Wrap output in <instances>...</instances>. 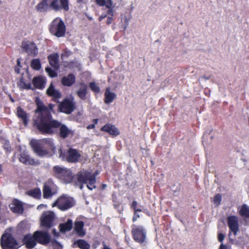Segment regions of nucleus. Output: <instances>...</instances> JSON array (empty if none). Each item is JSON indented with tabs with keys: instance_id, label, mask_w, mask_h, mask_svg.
I'll return each instance as SVG.
<instances>
[{
	"instance_id": "nucleus-32",
	"label": "nucleus",
	"mask_w": 249,
	"mask_h": 249,
	"mask_svg": "<svg viewBox=\"0 0 249 249\" xmlns=\"http://www.w3.org/2000/svg\"><path fill=\"white\" fill-rule=\"evenodd\" d=\"M96 3L100 6H106V7H110L111 4V0H96Z\"/></svg>"
},
{
	"instance_id": "nucleus-1",
	"label": "nucleus",
	"mask_w": 249,
	"mask_h": 249,
	"mask_svg": "<svg viewBox=\"0 0 249 249\" xmlns=\"http://www.w3.org/2000/svg\"><path fill=\"white\" fill-rule=\"evenodd\" d=\"M54 106L49 105V107L41 103H37L36 113L37 118L35 121V124L38 130L43 133L51 134L53 132V129L60 126V134L61 137L66 138L72 133V131L65 125H60L59 122L52 119L51 112Z\"/></svg>"
},
{
	"instance_id": "nucleus-5",
	"label": "nucleus",
	"mask_w": 249,
	"mask_h": 249,
	"mask_svg": "<svg viewBox=\"0 0 249 249\" xmlns=\"http://www.w3.org/2000/svg\"><path fill=\"white\" fill-rule=\"evenodd\" d=\"M74 204V201L73 199L71 197L65 195L59 197L52 204V207L57 206L60 210L65 211L72 207Z\"/></svg>"
},
{
	"instance_id": "nucleus-13",
	"label": "nucleus",
	"mask_w": 249,
	"mask_h": 249,
	"mask_svg": "<svg viewBox=\"0 0 249 249\" xmlns=\"http://www.w3.org/2000/svg\"><path fill=\"white\" fill-rule=\"evenodd\" d=\"M36 241L42 244H47L50 242V237L45 231H37L34 233Z\"/></svg>"
},
{
	"instance_id": "nucleus-8",
	"label": "nucleus",
	"mask_w": 249,
	"mask_h": 249,
	"mask_svg": "<svg viewBox=\"0 0 249 249\" xmlns=\"http://www.w3.org/2000/svg\"><path fill=\"white\" fill-rule=\"evenodd\" d=\"M55 219L54 213L51 211L44 212L41 218V224L42 226L50 228L53 225V222Z\"/></svg>"
},
{
	"instance_id": "nucleus-3",
	"label": "nucleus",
	"mask_w": 249,
	"mask_h": 249,
	"mask_svg": "<svg viewBox=\"0 0 249 249\" xmlns=\"http://www.w3.org/2000/svg\"><path fill=\"white\" fill-rule=\"evenodd\" d=\"M50 31L52 34L57 37L63 36L66 31V27L63 21L58 18L54 19L51 24Z\"/></svg>"
},
{
	"instance_id": "nucleus-4",
	"label": "nucleus",
	"mask_w": 249,
	"mask_h": 249,
	"mask_svg": "<svg viewBox=\"0 0 249 249\" xmlns=\"http://www.w3.org/2000/svg\"><path fill=\"white\" fill-rule=\"evenodd\" d=\"M35 153L39 156H44L47 154V152L43 148H51L53 150L54 146L52 140H43L35 143L33 146Z\"/></svg>"
},
{
	"instance_id": "nucleus-25",
	"label": "nucleus",
	"mask_w": 249,
	"mask_h": 249,
	"mask_svg": "<svg viewBox=\"0 0 249 249\" xmlns=\"http://www.w3.org/2000/svg\"><path fill=\"white\" fill-rule=\"evenodd\" d=\"M84 222L82 221H76L75 223L74 230L77 234L80 236H83L85 234V232L83 230Z\"/></svg>"
},
{
	"instance_id": "nucleus-45",
	"label": "nucleus",
	"mask_w": 249,
	"mask_h": 249,
	"mask_svg": "<svg viewBox=\"0 0 249 249\" xmlns=\"http://www.w3.org/2000/svg\"><path fill=\"white\" fill-rule=\"evenodd\" d=\"M46 207V205L41 204L37 206V209L38 210H41L42 208Z\"/></svg>"
},
{
	"instance_id": "nucleus-19",
	"label": "nucleus",
	"mask_w": 249,
	"mask_h": 249,
	"mask_svg": "<svg viewBox=\"0 0 249 249\" xmlns=\"http://www.w3.org/2000/svg\"><path fill=\"white\" fill-rule=\"evenodd\" d=\"M102 130L106 131L112 135H118L119 134V131L114 125L107 124L102 128Z\"/></svg>"
},
{
	"instance_id": "nucleus-51",
	"label": "nucleus",
	"mask_w": 249,
	"mask_h": 249,
	"mask_svg": "<svg viewBox=\"0 0 249 249\" xmlns=\"http://www.w3.org/2000/svg\"><path fill=\"white\" fill-rule=\"evenodd\" d=\"M88 172V171H87ZM88 173H90L91 175H94L95 177L96 175H98V173L97 172H96L95 174H92L91 173L88 172ZM95 179H96V178H95Z\"/></svg>"
},
{
	"instance_id": "nucleus-52",
	"label": "nucleus",
	"mask_w": 249,
	"mask_h": 249,
	"mask_svg": "<svg viewBox=\"0 0 249 249\" xmlns=\"http://www.w3.org/2000/svg\"><path fill=\"white\" fill-rule=\"evenodd\" d=\"M17 63H18V66H19L20 62H19V60H18V61H17Z\"/></svg>"
},
{
	"instance_id": "nucleus-27",
	"label": "nucleus",
	"mask_w": 249,
	"mask_h": 249,
	"mask_svg": "<svg viewBox=\"0 0 249 249\" xmlns=\"http://www.w3.org/2000/svg\"><path fill=\"white\" fill-rule=\"evenodd\" d=\"M50 0H43L41 2L38 3L36 6V9L38 11L42 12L46 11L50 7L49 2Z\"/></svg>"
},
{
	"instance_id": "nucleus-26",
	"label": "nucleus",
	"mask_w": 249,
	"mask_h": 249,
	"mask_svg": "<svg viewBox=\"0 0 249 249\" xmlns=\"http://www.w3.org/2000/svg\"><path fill=\"white\" fill-rule=\"evenodd\" d=\"M17 115L18 118H20L23 124L26 125L28 124L27 114V113L20 107H17Z\"/></svg>"
},
{
	"instance_id": "nucleus-43",
	"label": "nucleus",
	"mask_w": 249,
	"mask_h": 249,
	"mask_svg": "<svg viewBox=\"0 0 249 249\" xmlns=\"http://www.w3.org/2000/svg\"><path fill=\"white\" fill-rule=\"evenodd\" d=\"M70 53H71L70 52H66L65 53H62L61 55V57L62 58H63L64 57L68 56V55H70Z\"/></svg>"
},
{
	"instance_id": "nucleus-48",
	"label": "nucleus",
	"mask_w": 249,
	"mask_h": 249,
	"mask_svg": "<svg viewBox=\"0 0 249 249\" xmlns=\"http://www.w3.org/2000/svg\"><path fill=\"white\" fill-rule=\"evenodd\" d=\"M103 249H111L109 248L107 245H106L105 243H103Z\"/></svg>"
},
{
	"instance_id": "nucleus-46",
	"label": "nucleus",
	"mask_w": 249,
	"mask_h": 249,
	"mask_svg": "<svg viewBox=\"0 0 249 249\" xmlns=\"http://www.w3.org/2000/svg\"><path fill=\"white\" fill-rule=\"evenodd\" d=\"M112 20V18L111 17H108L107 20V24H109L111 23Z\"/></svg>"
},
{
	"instance_id": "nucleus-35",
	"label": "nucleus",
	"mask_w": 249,
	"mask_h": 249,
	"mask_svg": "<svg viewBox=\"0 0 249 249\" xmlns=\"http://www.w3.org/2000/svg\"><path fill=\"white\" fill-rule=\"evenodd\" d=\"M18 85L20 88L25 89H32L31 85L30 83H26L23 79H21Z\"/></svg>"
},
{
	"instance_id": "nucleus-11",
	"label": "nucleus",
	"mask_w": 249,
	"mask_h": 249,
	"mask_svg": "<svg viewBox=\"0 0 249 249\" xmlns=\"http://www.w3.org/2000/svg\"><path fill=\"white\" fill-rule=\"evenodd\" d=\"M132 232L135 240L139 242H144L145 238V232L142 227L134 226Z\"/></svg>"
},
{
	"instance_id": "nucleus-53",
	"label": "nucleus",
	"mask_w": 249,
	"mask_h": 249,
	"mask_svg": "<svg viewBox=\"0 0 249 249\" xmlns=\"http://www.w3.org/2000/svg\"><path fill=\"white\" fill-rule=\"evenodd\" d=\"M94 121H95L96 124L97 123V120H94Z\"/></svg>"
},
{
	"instance_id": "nucleus-39",
	"label": "nucleus",
	"mask_w": 249,
	"mask_h": 249,
	"mask_svg": "<svg viewBox=\"0 0 249 249\" xmlns=\"http://www.w3.org/2000/svg\"><path fill=\"white\" fill-rule=\"evenodd\" d=\"M143 211V209H136L135 210V212H134V215L133 216V221H135L137 218H139L140 217V215L138 213L139 212H141L142 211Z\"/></svg>"
},
{
	"instance_id": "nucleus-14",
	"label": "nucleus",
	"mask_w": 249,
	"mask_h": 249,
	"mask_svg": "<svg viewBox=\"0 0 249 249\" xmlns=\"http://www.w3.org/2000/svg\"><path fill=\"white\" fill-rule=\"evenodd\" d=\"M22 47L29 55L34 56L38 53V49L36 44L33 42L23 44Z\"/></svg>"
},
{
	"instance_id": "nucleus-30",
	"label": "nucleus",
	"mask_w": 249,
	"mask_h": 249,
	"mask_svg": "<svg viewBox=\"0 0 249 249\" xmlns=\"http://www.w3.org/2000/svg\"><path fill=\"white\" fill-rule=\"evenodd\" d=\"M87 94V87L84 84H81L79 90L77 91L78 96L81 99H84Z\"/></svg>"
},
{
	"instance_id": "nucleus-34",
	"label": "nucleus",
	"mask_w": 249,
	"mask_h": 249,
	"mask_svg": "<svg viewBox=\"0 0 249 249\" xmlns=\"http://www.w3.org/2000/svg\"><path fill=\"white\" fill-rule=\"evenodd\" d=\"M31 65L32 68L36 70H39L41 67L40 61L37 59L33 60Z\"/></svg>"
},
{
	"instance_id": "nucleus-50",
	"label": "nucleus",
	"mask_w": 249,
	"mask_h": 249,
	"mask_svg": "<svg viewBox=\"0 0 249 249\" xmlns=\"http://www.w3.org/2000/svg\"><path fill=\"white\" fill-rule=\"evenodd\" d=\"M53 232L54 236H57L58 233L55 230H53Z\"/></svg>"
},
{
	"instance_id": "nucleus-29",
	"label": "nucleus",
	"mask_w": 249,
	"mask_h": 249,
	"mask_svg": "<svg viewBox=\"0 0 249 249\" xmlns=\"http://www.w3.org/2000/svg\"><path fill=\"white\" fill-rule=\"evenodd\" d=\"M239 213L245 217H249V207L246 204H244L239 208Z\"/></svg>"
},
{
	"instance_id": "nucleus-49",
	"label": "nucleus",
	"mask_w": 249,
	"mask_h": 249,
	"mask_svg": "<svg viewBox=\"0 0 249 249\" xmlns=\"http://www.w3.org/2000/svg\"><path fill=\"white\" fill-rule=\"evenodd\" d=\"M106 17V15H102L99 17V20L101 21Z\"/></svg>"
},
{
	"instance_id": "nucleus-33",
	"label": "nucleus",
	"mask_w": 249,
	"mask_h": 249,
	"mask_svg": "<svg viewBox=\"0 0 249 249\" xmlns=\"http://www.w3.org/2000/svg\"><path fill=\"white\" fill-rule=\"evenodd\" d=\"M77 246L82 249H89V245L83 240H79L76 243Z\"/></svg>"
},
{
	"instance_id": "nucleus-28",
	"label": "nucleus",
	"mask_w": 249,
	"mask_h": 249,
	"mask_svg": "<svg viewBox=\"0 0 249 249\" xmlns=\"http://www.w3.org/2000/svg\"><path fill=\"white\" fill-rule=\"evenodd\" d=\"M72 220L69 219L66 223L60 225L59 227L60 231L65 232L67 231H70L72 228Z\"/></svg>"
},
{
	"instance_id": "nucleus-42",
	"label": "nucleus",
	"mask_w": 249,
	"mask_h": 249,
	"mask_svg": "<svg viewBox=\"0 0 249 249\" xmlns=\"http://www.w3.org/2000/svg\"><path fill=\"white\" fill-rule=\"evenodd\" d=\"M219 249H231L230 248L226 245H224L223 244H221Z\"/></svg>"
},
{
	"instance_id": "nucleus-31",
	"label": "nucleus",
	"mask_w": 249,
	"mask_h": 249,
	"mask_svg": "<svg viewBox=\"0 0 249 249\" xmlns=\"http://www.w3.org/2000/svg\"><path fill=\"white\" fill-rule=\"evenodd\" d=\"M29 196H32L35 198H38L41 196V191L39 189H35L27 192Z\"/></svg>"
},
{
	"instance_id": "nucleus-21",
	"label": "nucleus",
	"mask_w": 249,
	"mask_h": 249,
	"mask_svg": "<svg viewBox=\"0 0 249 249\" xmlns=\"http://www.w3.org/2000/svg\"><path fill=\"white\" fill-rule=\"evenodd\" d=\"M75 81V76L74 75L70 74L67 76L63 77L62 79L61 83L64 86L70 87L71 86Z\"/></svg>"
},
{
	"instance_id": "nucleus-24",
	"label": "nucleus",
	"mask_w": 249,
	"mask_h": 249,
	"mask_svg": "<svg viewBox=\"0 0 249 249\" xmlns=\"http://www.w3.org/2000/svg\"><path fill=\"white\" fill-rule=\"evenodd\" d=\"M47 94L55 98L56 99L61 97V93L57 90L55 89L54 86L51 84L47 90Z\"/></svg>"
},
{
	"instance_id": "nucleus-7",
	"label": "nucleus",
	"mask_w": 249,
	"mask_h": 249,
	"mask_svg": "<svg viewBox=\"0 0 249 249\" xmlns=\"http://www.w3.org/2000/svg\"><path fill=\"white\" fill-rule=\"evenodd\" d=\"M59 153L60 158L64 160L65 157L64 155H63L61 149H59ZM80 156L81 154L78 151L73 149H70L68 151L66 160L69 162H74L77 161Z\"/></svg>"
},
{
	"instance_id": "nucleus-17",
	"label": "nucleus",
	"mask_w": 249,
	"mask_h": 249,
	"mask_svg": "<svg viewBox=\"0 0 249 249\" xmlns=\"http://www.w3.org/2000/svg\"><path fill=\"white\" fill-rule=\"evenodd\" d=\"M23 242L26 245L27 248L32 249L36 245V240L35 235H27L25 236L23 239Z\"/></svg>"
},
{
	"instance_id": "nucleus-16",
	"label": "nucleus",
	"mask_w": 249,
	"mask_h": 249,
	"mask_svg": "<svg viewBox=\"0 0 249 249\" xmlns=\"http://www.w3.org/2000/svg\"><path fill=\"white\" fill-rule=\"evenodd\" d=\"M53 181L51 179L48 180L44 186L43 188V197L45 198H48L53 195V193L51 191V186L53 185Z\"/></svg>"
},
{
	"instance_id": "nucleus-20",
	"label": "nucleus",
	"mask_w": 249,
	"mask_h": 249,
	"mask_svg": "<svg viewBox=\"0 0 249 249\" xmlns=\"http://www.w3.org/2000/svg\"><path fill=\"white\" fill-rule=\"evenodd\" d=\"M46 83L45 78L42 77H35L33 80V84L36 88L42 89L45 87Z\"/></svg>"
},
{
	"instance_id": "nucleus-40",
	"label": "nucleus",
	"mask_w": 249,
	"mask_h": 249,
	"mask_svg": "<svg viewBox=\"0 0 249 249\" xmlns=\"http://www.w3.org/2000/svg\"><path fill=\"white\" fill-rule=\"evenodd\" d=\"M107 8H108V11H107V13L109 14V15H110L111 16H113L114 15V6L113 5V2L112 1H111V4L110 6V7H107Z\"/></svg>"
},
{
	"instance_id": "nucleus-23",
	"label": "nucleus",
	"mask_w": 249,
	"mask_h": 249,
	"mask_svg": "<svg viewBox=\"0 0 249 249\" xmlns=\"http://www.w3.org/2000/svg\"><path fill=\"white\" fill-rule=\"evenodd\" d=\"M59 55L57 53L50 55L48 56V59L50 65L55 69L57 70L59 68L58 60Z\"/></svg>"
},
{
	"instance_id": "nucleus-36",
	"label": "nucleus",
	"mask_w": 249,
	"mask_h": 249,
	"mask_svg": "<svg viewBox=\"0 0 249 249\" xmlns=\"http://www.w3.org/2000/svg\"><path fill=\"white\" fill-rule=\"evenodd\" d=\"M89 87L90 89L96 93L100 92V89L99 86L97 85L95 82H92L89 84Z\"/></svg>"
},
{
	"instance_id": "nucleus-22",
	"label": "nucleus",
	"mask_w": 249,
	"mask_h": 249,
	"mask_svg": "<svg viewBox=\"0 0 249 249\" xmlns=\"http://www.w3.org/2000/svg\"><path fill=\"white\" fill-rule=\"evenodd\" d=\"M19 160L27 164L33 165L36 163V161H35L33 159L30 157L26 152H23L21 154Z\"/></svg>"
},
{
	"instance_id": "nucleus-41",
	"label": "nucleus",
	"mask_w": 249,
	"mask_h": 249,
	"mask_svg": "<svg viewBox=\"0 0 249 249\" xmlns=\"http://www.w3.org/2000/svg\"><path fill=\"white\" fill-rule=\"evenodd\" d=\"M224 238H225V236L223 233H219L218 234V239L220 242H222L223 240L224 239Z\"/></svg>"
},
{
	"instance_id": "nucleus-6",
	"label": "nucleus",
	"mask_w": 249,
	"mask_h": 249,
	"mask_svg": "<svg viewBox=\"0 0 249 249\" xmlns=\"http://www.w3.org/2000/svg\"><path fill=\"white\" fill-rule=\"evenodd\" d=\"M0 245L2 249H16L19 245L9 233H4L1 237Z\"/></svg>"
},
{
	"instance_id": "nucleus-18",
	"label": "nucleus",
	"mask_w": 249,
	"mask_h": 249,
	"mask_svg": "<svg viewBox=\"0 0 249 249\" xmlns=\"http://www.w3.org/2000/svg\"><path fill=\"white\" fill-rule=\"evenodd\" d=\"M116 97V94L111 91L110 88L106 89L105 93V102L107 104L112 103Z\"/></svg>"
},
{
	"instance_id": "nucleus-15",
	"label": "nucleus",
	"mask_w": 249,
	"mask_h": 249,
	"mask_svg": "<svg viewBox=\"0 0 249 249\" xmlns=\"http://www.w3.org/2000/svg\"><path fill=\"white\" fill-rule=\"evenodd\" d=\"M11 210L14 213H21L23 211L22 205L19 200L15 199L13 202L9 205Z\"/></svg>"
},
{
	"instance_id": "nucleus-9",
	"label": "nucleus",
	"mask_w": 249,
	"mask_h": 249,
	"mask_svg": "<svg viewBox=\"0 0 249 249\" xmlns=\"http://www.w3.org/2000/svg\"><path fill=\"white\" fill-rule=\"evenodd\" d=\"M60 111L67 114H70L74 109V104L72 99H65L59 105Z\"/></svg>"
},
{
	"instance_id": "nucleus-38",
	"label": "nucleus",
	"mask_w": 249,
	"mask_h": 249,
	"mask_svg": "<svg viewBox=\"0 0 249 249\" xmlns=\"http://www.w3.org/2000/svg\"><path fill=\"white\" fill-rule=\"evenodd\" d=\"M221 201V196L219 194L216 195L213 198V202L216 206H218Z\"/></svg>"
},
{
	"instance_id": "nucleus-37",
	"label": "nucleus",
	"mask_w": 249,
	"mask_h": 249,
	"mask_svg": "<svg viewBox=\"0 0 249 249\" xmlns=\"http://www.w3.org/2000/svg\"><path fill=\"white\" fill-rule=\"evenodd\" d=\"M56 70L54 68L53 70L49 67L46 68V72L51 77H54L57 76V73L55 72Z\"/></svg>"
},
{
	"instance_id": "nucleus-2",
	"label": "nucleus",
	"mask_w": 249,
	"mask_h": 249,
	"mask_svg": "<svg viewBox=\"0 0 249 249\" xmlns=\"http://www.w3.org/2000/svg\"><path fill=\"white\" fill-rule=\"evenodd\" d=\"M53 170L55 175L65 183L79 185L81 190L83 188V184H86L87 188L90 190L96 188L95 176L86 171H81L76 176H72L69 169L58 166H54Z\"/></svg>"
},
{
	"instance_id": "nucleus-54",
	"label": "nucleus",
	"mask_w": 249,
	"mask_h": 249,
	"mask_svg": "<svg viewBox=\"0 0 249 249\" xmlns=\"http://www.w3.org/2000/svg\"><path fill=\"white\" fill-rule=\"evenodd\" d=\"M78 0V1H79V2H81V1H83V0Z\"/></svg>"
},
{
	"instance_id": "nucleus-10",
	"label": "nucleus",
	"mask_w": 249,
	"mask_h": 249,
	"mask_svg": "<svg viewBox=\"0 0 249 249\" xmlns=\"http://www.w3.org/2000/svg\"><path fill=\"white\" fill-rule=\"evenodd\" d=\"M48 2L50 7L54 10L63 9L65 11H68L69 9L68 0H60V2L58 0H50Z\"/></svg>"
},
{
	"instance_id": "nucleus-47",
	"label": "nucleus",
	"mask_w": 249,
	"mask_h": 249,
	"mask_svg": "<svg viewBox=\"0 0 249 249\" xmlns=\"http://www.w3.org/2000/svg\"><path fill=\"white\" fill-rule=\"evenodd\" d=\"M137 203L136 201H133V203H132V207H133L134 209L135 210L136 209V207L137 206Z\"/></svg>"
},
{
	"instance_id": "nucleus-44",
	"label": "nucleus",
	"mask_w": 249,
	"mask_h": 249,
	"mask_svg": "<svg viewBox=\"0 0 249 249\" xmlns=\"http://www.w3.org/2000/svg\"><path fill=\"white\" fill-rule=\"evenodd\" d=\"M95 124H91L87 126V128L88 129H92L94 128Z\"/></svg>"
},
{
	"instance_id": "nucleus-12",
	"label": "nucleus",
	"mask_w": 249,
	"mask_h": 249,
	"mask_svg": "<svg viewBox=\"0 0 249 249\" xmlns=\"http://www.w3.org/2000/svg\"><path fill=\"white\" fill-rule=\"evenodd\" d=\"M228 224L230 231L236 235L239 231L238 218L235 216H230L228 218Z\"/></svg>"
}]
</instances>
